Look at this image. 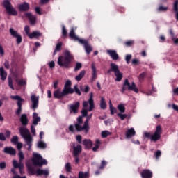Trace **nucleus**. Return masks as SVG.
<instances>
[{
    "label": "nucleus",
    "instance_id": "nucleus-1",
    "mask_svg": "<svg viewBox=\"0 0 178 178\" xmlns=\"http://www.w3.org/2000/svg\"><path fill=\"white\" fill-rule=\"evenodd\" d=\"M73 60V55L69 50H65L63 53V56H60L58 58V65L61 67L65 69H69L70 67V64Z\"/></svg>",
    "mask_w": 178,
    "mask_h": 178
},
{
    "label": "nucleus",
    "instance_id": "nucleus-2",
    "mask_svg": "<svg viewBox=\"0 0 178 178\" xmlns=\"http://www.w3.org/2000/svg\"><path fill=\"white\" fill-rule=\"evenodd\" d=\"M77 28H72L70 32V37L74 41H79L80 44H82L83 45L85 51L88 55H90L91 52H92V46L88 43V40H86L84 39H80L77 35H76V33H74V30H76Z\"/></svg>",
    "mask_w": 178,
    "mask_h": 178
},
{
    "label": "nucleus",
    "instance_id": "nucleus-3",
    "mask_svg": "<svg viewBox=\"0 0 178 178\" xmlns=\"http://www.w3.org/2000/svg\"><path fill=\"white\" fill-rule=\"evenodd\" d=\"M20 136L25 140L26 144L29 146L28 151H31V147L33 145V138L30 134V131L26 127H21L19 128Z\"/></svg>",
    "mask_w": 178,
    "mask_h": 178
},
{
    "label": "nucleus",
    "instance_id": "nucleus-4",
    "mask_svg": "<svg viewBox=\"0 0 178 178\" xmlns=\"http://www.w3.org/2000/svg\"><path fill=\"white\" fill-rule=\"evenodd\" d=\"M143 136L146 138H150L151 141L156 143L158 140L161 139V136H162V127L161 125H158L156 127L154 134H153L152 135H151V134L149 132H144Z\"/></svg>",
    "mask_w": 178,
    "mask_h": 178
},
{
    "label": "nucleus",
    "instance_id": "nucleus-5",
    "mask_svg": "<svg viewBox=\"0 0 178 178\" xmlns=\"http://www.w3.org/2000/svg\"><path fill=\"white\" fill-rule=\"evenodd\" d=\"M111 69H109L107 73H112L113 72L116 79L115 81H122V79H123V73L120 72L119 70V66L118 65L112 63H111Z\"/></svg>",
    "mask_w": 178,
    "mask_h": 178
},
{
    "label": "nucleus",
    "instance_id": "nucleus-6",
    "mask_svg": "<svg viewBox=\"0 0 178 178\" xmlns=\"http://www.w3.org/2000/svg\"><path fill=\"white\" fill-rule=\"evenodd\" d=\"M32 162L35 166H42V165H47L48 162L47 160L42 159L41 154L38 153H33V158H32Z\"/></svg>",
    "mask_w": 178,
    "mask_h": 178
},
{
    "label": "nucleus",
    "instance_id": "nucleus-7",
    "mask_svg": "<svg viewBox=\"0 0 178 178\" xmlns=\"http://www.w3.org/2000/svg\"><path fill=\"white\" fill-rule=\"evenodd\" d=\"M127 90H129L130 91H134V92H138V89L136 88V83L132 82L131 84L129 83V79H125L123 86L122 87V92H125Z\"/></svg>",
    "mask_w": 178,
    "mask_h": 178
},
{
    "label": "nucleus",
    "instance_id": "nucleus-8",
    "mask_svg": "<svg viewBox=\"0 0 178 178\" xmlns=\"http://www.w3.org/2000/svg\"><path fill=\"white\" fill-rule=\"evenodd\" d=\"M3 5L8 15H11L13 16H16L17 15V11L12 6V4L9 1V0H5L3 3Z\"/></svg>",
    "mask_w": 178,
    "mask_h": 178
},
{
    "label": "nucleus",
    "instance_id": "nucleus-9",
    "mask_svg": "<svg viewBox=\"0 0 178 178\" xmlns=\"http://www.w3.org/2000/svg\"><path fill=\"white\" fill-rule=\"evenodd\" d=\"M10 98L12 99H14L15 101H17V104L18 108L16 111V113L17 115H20V113H22V102H23L24 99H22V97L19 95H15V96L11 95Z\"/></svg>",
    "mask_w": 178,
    "mask_h": 178
},
{
    "label": "nucleus",
    "instance_id": "nucleus-10",
    "mask_svg": "<svg viewBox=\"0 0 178 178\" xmlns=\"http://www.w3.org/2000/svg\"><path fill=\"white\" fill-rule=\"evenodd\" d=\"M63 92L65 95H67V94H73V92H74V90L72 88V81L70 80L66 81Z\"/></svg>",
    "mask_w": 178,
    "mask_h": 178
},
{
    "label": "nucleus",
    "instance_id": "nucleus-11",
    "mask_svg": "<svg viewBox=\"0 0 178 178\" xmlns=\"http://www.w3.org/2000/svg\"><path fill=\"white\" fill-rule=\"evenodd\" d=\"M10 33L12 37L17 39V45H20L22 44V41H23V38H22V35L19 34L17 31H16L13 28L10 29Z\"/></svg>",
    "mask_w": 178,
    "mask_h": 178
},
{
    "label": "nucleus",
    "instance_id": "nucleus-12",
    "mask_svg": "<svg viewBox=\"0 0 178 178\" xmlns=\"http://www.w3.org/2000/svg\"><path fill=\"white\" fill-rule=\"evenodd\" d=\"M31 101L32 102L31 108L33 109V111H35L38 108V102L40 101V96H35V95H32L31 96Z\"/></svg>",
    "mask_w": 178,
    "mask_h": 178
},
{
    "label": "nucleus",
    "instance_id": "nucleus-13",
    "mask_svg": "<svg viewBox=\"0 0 178 178\" xmlns=\"http://www.w3.org/2000/svg\"><path fill=\"white\" fill-rule=\"evenodd\" d=\"M82 124H75V129L76 131H85L86 133H88V130H90V126L87 125L86 126V122H84V124L83 127H81Z\"/></svg>",
    "mask_w": 178,
    "mask_h": 178
},
{
    "label": "nucleus",
    "instance_id": "nucleus-14",
    "mask_svg": "<svg viewBox=\"0 0 178 178\" xmlns=\"http://www.w3.org/2000/svg\"><path fill=\"white\" fill-rule=\"evenodd\" d=\"M26 17H27L32 26L35 24V22H37V17L35 15H33L31 13H25Z\"/></svg>",
    "mask_w": 178,
    "mask_h": 178
},
{
    "label": "nucleus",
    "instance_id": "nucleus-15",
    "mask_svg": "<svg viewBox=\"0 0 178 178\" xmlns=\"http://www.w3.org/2000/svg\"><path fill=\"white\" fill-rule=\"evenodd\" d=\"M106 52L108 54L113 60H118V59H119V54H118L116 50H107Z\"/></svg>",
    "mask_w": 178,
    "mask_h": 178
},
{
    "label": "nucleus",
    "instance_id": "nucleus-16",
    "mask_svg": "<svg viewBox=\"0 0 178 178\" xmlns=\"http://www.w3.org/2000/svg\"><path fill=\"white\" fill-rule=\"evenodd\" d=\"M80 106V102H76L70 106V110L73 113H77L79 108Z\"/></svg>",
    "mask_w": 178,
    "mask_h": 178
},
{
    "label": "nucleus",
    "instance_id": "nucleus-17",
    "mask_svg": "<svg viewBox=\"0 0 178 178\" xmlns=\"http://www.w3.org/2000/svg\"><path fill=\"white\" fill-rule=\"evenodd\" d=\"M92 69V81H95L97 79V67H95V63H92L91 64Z\"/></svg>",
    "mask_w": 178,
    "mask_h": 178
},
{
    "label": "nucleus",
    "instance_id": "nucleus-18",
    "mask_svg": "<svg viewBox=\"0 0 178 178\" xmlns=\"http://www.w3.org/2000/svg\"><path fill=\"white\" fill-rule=\"evenodd\" d=\"M81 145H76V146L73 147V155L74 156H79V154L81 152Z\"/></svg>",
    "mask_w": 178,
    "mask_h": 178
},
{
    "label": "nucleus",
    "instance_id": "nucleus-19",
    "mask_svg": "<svg viewBox=\"0 0 178 178\" xmlns=\"http://www.w3.org/2000/svg\"><path fill=\"white\" fill-rule=\"evenodd\" d=\"M141 176L142 178H152V172L149 170H143Z\"/></svg>",
    "mask_w": 178,
    "mask_h": 178
},
{
    "label": "nucleus",
    "instance_id": "nucleus-20",
    "mask_svg": "<svg viewBox=\"0 0 178 178\" xmlns=\"http://www.w3.org/2000/svg\"><path fill=\"white\" fill-rule=\"evenodd\" d=\"M39 122H41V118L38 116V114L37 113H33V124L34 126H37Z\"/></svg>",
    "mask_w": 178,
    "mask_h": 178
},
{
    "label": "nucleus",
    "instance_id": "nucleus-21",
    "mask_svg": "<svg viewBox=\"0 0 178 178\" xmlns=\"http://www.w3.org/2000/svg\"><path fill=\"white\" fill-rule=\"evenodd\" d=\"M37 176H48L49 175V170L48 169L42 170V169H38L35 172Z\"/></svg>",
    "mask_w": 178,
    "mask_h": 178
},
{
    "label": "nucleus",
    "instance_id": "nucleus-22",
    "mask_svg": "<svg viewBox=\"0 0 178 178\" xmlns=\"http://www.w3.org/2000/svg\"><path fill=\"white\" fill-rule=\"evenodd\" d=\"M134 136H136V130H134V128L127 129L126 132L127 138H131V137H134Z\"/></svg>",
    "mask_w": 178,
    "mask_h": 178
},
{
    "label": "nucleus",
    "instance_id": "nucleus-23",
    "mask_svg": "<svg viewBox=\"0 0 178 178\" xmlns=\"http://www.w3.org/2000/svg\"><path fill=\"white\" fill-rule=\"evenodd\" d=\"M93 97H94V94L92 92L90 93V98H89V105H90V107H89V109L88 110V112H91V111H92V109H94V99H93Z\"/></svg>",
    "mask_w": 178,
    "mask_h": 178
},
{
    "label": "nucleus",
    "instance_id": "nucleus-24",
    "mask_svg": "<svg viewBox=\"0 0 178 178\" xmlns=\"http://www.w3.org/2000/svg\"><path fill=\"white\" fill-rule=\"evenodd\" d=\"M13 165L15 168V169L18 168L19 169L20 175H23V168H24V164H22V166L20 167V164H18L17 161L16 160H13Z\"/></svg>",
    "mask_w": 178,
    "mask_h": 178
},
{
    "label": "nucleus",
    "instance_id": "nucleus-25",
    "mask_svg": "<svg viewBox=\"0 0 178 178\" xmlns=\"http://www.w3.org/2000/svg\"><path fill=\"white\" fill-rule=\"evenodd\" d=\"M19 9L21 12H25V10H29L30 9V6L29 3L24 2L19 5Z\"/></svg>",
    "mask_w": 178,
    "mask_h": 178
},
{
    "label": "nucleus",
    "instance_id": "nucleus-26",
    "mask_svg": "<svg viewBox=\"0 0 178 178\" xmlns=\"http://www.w3.org/2000/svg\"><path fill=\"white\" fill-rule=\"evenodd\" d=\"M0 76L3 81L6 80V77H8V73L5 71L3 67H0Z\"/></svg>",
    "mask_w": 178,
    "mask_h": 178
},
{
    "label": "nucleus",
    "instance_id": "nucleus-27",
    "mask_svg": "<svg viewBox=\"0 0 178 178\" xmlns=\"http://www.w3.org/2000/svg\"><path fill=\"white\" fill-rule=\"evenodd\" d=\"M18 156H19V163L18 165H19L20 168H22L23 165V162L24 161V153H23L22 151H19L18 153Z\"/></svg>",
    "mask_w": 178,
    "mask_h": 178
},
{
    "label": "nucleus",
    "instance_id": "nucleus-28",
    "mask_svg": "<svg viewBox=\"0 0 178 178\" xmlns=\"http://www.w3.org/2000/svg\"><path fill=\"white\" fill-rule=\"evenodd\" d=\"M4 152L10 155H16V150L13 147H5Z\"/></svg>",
    "mask_w": 178,
    "mask_h": 178
},
{
    "label": "nucleus",
    "instance_id": "nucleus-29",
    "mask_svg": "<svg viewBox=\"0 0 178 178\" xmlns=\"http://www.w3.org/2000/svg\"><path fill=\"white\" fill-rule=\"evenodd\" d=\"M65 93H63V91L60 92L58 90H55L54 92V98L60 99V98H63V97H65Z\"/></svg>",
    "mask_w": 178,
    "mask_h": 178
},
{
    "label": "nucleus",
    "instance_id": "nucleus-30",
    "mask_svg": "<svg viewBox=\"0 0 178 178\" xmlns=\"http://www.w3.org/2000/svg\"><path fill=\"white\" fill-rule=\"evenodd\" d=\"M83 144L87 149L91 148L92 147V141H91L90 139L83 140Z\"/></svg>",
    "mask_w": 178,
    "mask_h": 178
},
{
    "label": "nucleus",
    "instance_id": "nucleus-31",
    "mask_svg": "<svg viewBox=\"0 0 178 178\" xmlns=\"http://www.w3.org/2000/svg\"><path fill=\"white\" fill-rule=\"evenodd\" d=\"M20 120L23 126H26V124L29 123V120H27V115L26 114L22 115Z\"/></svg>",
    "mask_w": 178,
    "mask_h": 178
},
{
    "label": "nucleus",
    "instance_id": "nucleus-32",
    "mask_svg": "<svg viewBox=\"0 0 178 178\" xmlns=\"http://www.w3.org/2000/svg\"><path fill=\"white\" fill-rule=\"evenodd\" d=\"M37 147L40 149H45V148H47V143L44 141L40 140L37 143Z\"/></svg>",
    "mask_w": 178,
    "mask_h": 178
},
{
    "label": "nucleus",
    "instance_id": "nucleus-33",
    "mask_svg": "<svg viewBox=\"0 0 178 178\" xmlns=\"http://www.w3.org/2000/svg\"><path fill=\"white\" fill-rule=\"evenodd\" d=\"M42 34L40 31H34L29 35V38L32 40V38H38V37H41Z\"/></svg>",
    "mask_w": 178,
    "mask_h": 178
},
{
    "label": "nucleus",
    "instance_id": "nucleus-34",
    "mask_svg": "<svg viewBox=\"0 0 178 178\" xmlns=\"http://www.w3.org/2000/svg\"><path fill=\"white\" fill-rule=\"evenodd\" d=\"M84 76H86V70H82L79 74H78L76 77H75V80H76V81H80L81 80V79H83V77H84Z\"/></svg>",
    "mask_w": 178,
    "mask_h": 178
},
{
    "label": "nucleus",
    "instance_id": "nucleus-35",
    "mask_svg": "<svg viewBox=\"0 0 178 178\" xmlns=\"http://www.w3.org/2000/svg\"><path fill=\"white\" fill-rule=\"evenodd\" d=\"M117 108L120 111V113H124V112H126V107L124 104H118Z\"/></svg>",
    "mask_w": 178,
    "mask_h": 178
},
{
    "label": "nucleus",
    "instance_id": "nucleus-36",
    "mask_svg": "<svg viewBox=\"0 0 178 178\" xmlns=\"http://www.w3.org/2000/svg\"><path fill=\"white\" fill-rule=\"evenodd\" d=\"M100 144H101V140H99V139H97L95 143V146L92 147V151L94 152H97V151H98Z\"/></svg>",
    "mask_w": 178,
    "mask_h": 178
},
{
    "label": "nucleus",
    "instance_id": "nucleus-37",
    "mask_svg": "<svg viewBox=\"0 0 178 178\" xmlns=\"http://www.w3.org/2000/svg\"><path fill=\"white\" fill-rule=\"evenodd\" d=\"M61 49H62V42H58L56 46V49L53 53V55H56V52L60 51Z\"/></svg>",
    "mask_w": 178,
    "mask_h": 178
},
{
    "label": "nucleus",
    "instance_id": "nucleus-38",
    "mask_svg": "<svg viewBox=\"0 0 178 178\" xmlns=\"http://www.w3.org/2000/svg\"><path fill=\"white\" fill-rule=\"evenodd\" d=\"M170 34L171 35V39L173 40L174 44H178V38L175 37V33H173V30H170Z\"/></svg>",
    "mask_w": 178,
    "mask_h": 178
},
{
    "label": "nucleus",
    "instance_id": "nucleus-39",
    "mask_svg": "<svg viewBox=\"0 0 178 178\" xmlns=\"http://www.w3.org/2000/svg\"><path fill=\"white\" fill-rule=\"evenodd\" d=\"M88 176H90V174L88 172H83L82 171H80L79 172V178H88Z\"/></svg>",
    "mask_w": 178,
    "mask_h": 178
},
{
    "label": "nucleus",
    "instance_id": "nucleus-40",
    "mask_svg": "<svg viewBox=\"0 0 178 178\" xmlns=\"http://www.w3.org/2000/svg\"><path fill=\"white\" fill-rule=\"evenodd\" d=\"M100 107L102 109H106V102H105V98L104 97L101 98Z\"/></svg>",
    "mask_w": 178,
    "mask_h": 178
},
{
    "label": "nucleus",
    "instance_id": "nucleus-41",
    "mask_svg": "<svg viewBox=\"0 0 178 178\" xmlns=\"http://www.w3.org/2000/svg\"><path fill=\"white\" fill-rule=\"evenodd\" d=\"M8 86L12 90H15V88L13 87V81L12 80V78L10 76H8Z\"/></svg>",
    "mask_w": 178,
    "mask_h": 178
},
{
    "label": "nucleus",
    "instance_id": "nucleus-42",
    "mask_svg": "<svg viewBox=\"0 0 178 178\" xmlns=\"http://www.w3.org/2000/svg\"><path fill=\"white\" fill-rule=\"evenodd\" d=\"M11 143L15 145L17 144V143H19V137H17V136H13L11 139Z\"/></svg>",
    "mask_w": 178,
    "mask_h": 178
},
{
    "label": "nucleus",
    "instance_id": "nucleus-43",
    "mask_svg": "<svg viewBox=\"0 0 178 178\" xmlns=\"http://www.w3.org/2000/svg\"><path fill=\"white\" fill-rule=\"evenodd\" d=\"M83 67V65H81V63H76V65L74 67V72H78V70H80Z\"/></svg>",
    "mask_w": 178,
    "mask_h": 178
},
{
    "label": "nucleus",
    "instance_id": "nucleus-44",
    "mask_svg": "<svg viewBox=\"0 0 178 178\" xmlns=\"http://www.w3.org/2000/svg\"><path fill=\"white\" fill-rule=\"evenodd\" d=\"M111 133L109 132V131H104L102 132V137H103V138H106V137L107 136H111Z\"/></svg>",
    "mask_w": 178,
    "mask_h": 178
},
{
    "label": "nucleus",
    "instance_id": "nucleus-45",
    "mask_svg": "<svg viewBox=\"0 0 178 178\" xmlns=\"http://www.w3.org/2000/svg\"><path fill=\"white\" fill-rule=\"evenodd\" d=\"M65 170L66 172H72V165H70V163L65 164Z\"/></svg>",
    "mask_w": 178,
    "mask_h": 178
},
{
    "label": "nucleus",
    "instance_id": "nucleus-46",
    "mask_svg": "<svg viewBox=\"0 0 178 178\" xmlns=\"http://www.w3.org/2000/svg\"><path fill=\"white\" fill-rule=\"evenodd\" d=\"M24 31L28 37H29L30 35L31 34V33H30V26H25Z\"/></svg>",
    "mask_w": 178,
    "mask_h": 178
},
{
    "label": "nucleus",
    "instance_id": "nucleus-47",
    "mask_svg": "<svg viewBox=\"0 0 178 178\" xmlns=\"http://www.w3.org/2000/svg\"><path fill=\"white\" fill-rule=\"evenodd\" d=\"M118 116L121 119V120H124V118L127 117V115L123 114V113H119Z\"/></svg>",
    "mask_w": 178,
    "mask_h": 178
},
{
    "label": "nucleus",
    "instance_id": "nucleus-48",
    "mask_svg": "<svg viewBox=\"0 0 178 178\" xmlns=\"http://www.w3.org/2000/svg\"><path fill=\"white\" fill-rule=\"evenodd\" d=\"M6 169V163L5 161L0 163V170Z\"/></svg>",
    "mask_w": 178,
    "mask_h": 178
},
{
    "label": "nucleus",
    "instance_id": "nucleus-49",
    "mask_svg": "<svg viewBox=\"0 0 178 178\" xmlns=\"http://www.w3.org/2000/svg\"><path fill=\"white\" fill-rule=\"evenodd\" d=\"M125 60L127 65H129V63H130V60H131V54H127L125 57Z\"/></svg>",
    "mask_w": 178,
    "mask_h": 178
},
{
    "label": "nucleus",
    "instance_id": "nucleus-50",
    "mask_svg": "<svg viewBox=\"0 0 178 178\" xmlns=\"http://www.w3.org/2000/svg\"><path fill=\"white\" fill-rule=\"evenodd\" d=\"M91 118H92V114H90L87 117L85 121V127L88 126V122H90V119H91Z\"/></svg>",
    "mask_w": 178,
    "mask_h": 178
},
{
    "label": "nucleus",
    "instance_id": "nucleus-51",
    "mask_svg": "<svg viewBox=\"0 0 178 178\" xmlns=\"http://www.w3.org/2000/svg\"><path fill=\"white\" fill-rule=\"evenodd\" d=\"M74 88L76 94H77L78 95H81V92H80V90H79L77 85H75Z\"/></svg>",
    "mask_w": 178,
    "mask_h": 178
},
{
    "label": "nucleus",
    "instance_id": "nucleus-52",
    "mask_svg": "<svg viewBox=\"0 0 178 178\" xmlns=\"http://www.w3.org/2000/svg\"><path fill=\"white\" fill-rule=\"evenodd\" d=\"M174 10L175 12H178V1H175V3H174Z\"/></svg>",
    "mask_w": 178,
    "mask_h": 178
},
{
    "label": "nucleus",
    "instance_id": "nucleus-53",
    "mask_svg": "<svg viewBox=\"0 0 178 178\" xmlns=\"http://www.w3.org/2000/svg\"><path fill=\"white\" fill-rule=\"evenodd\" d=\"M159 12H166L168 7L160 6L158 9Z\"/></svg>",
    "mask_w": 178,
    "mask_h": 178
},
{
    "label": "nucleus",
    "instance_id": "nucleus-54",
    "mask_svg": "<svg viewBox=\"0 0 178 178\" xmlns=\"http://www.w3.org/2000/svg\"><path fill=\"white\" fill-rule=\"evenodd\" d=\"M15 145H17V149H19V151H22V148H23V144L22 143H17V144H15Z\"/></svg>",
    "mask_w": 178,
    "mask_h": 178
},
{
    "label": "nucleus",
    "instance_id": "nucleus-55",
    "mask_svg": "<svg viewBox=\"0 0 178 178\" xmlns=\"http://www.w3.org/2000/svg\"><path fill=\"white\" fill-rule=\"evenodd\" d=\"M105 166H106V162L105 161V160H103V161H102L99 169H104V168H105Z\"/></svg>",
    "mask_w": 178,
    "mask_h": 178
},
{
    "label": "nucleus",
    "instance_id": "nucleus-56",
    "mask_svg": "<svg viewBox=\"0 0 178 178\" xmlns=\"http://www.w3.org/2000/svg\"><path fill=\"white\" fill-rule=\"evenodd\" d=\"M62 33H63V35H65V36H66V35L67 34V31L66 30V27H65V26H63Z\"/></svg>",
    "mask_w": 178,
    "mask_h": 178
},
{
    "label": "nucleus",
    "instance_id": "nucleus-57",
    "mask_svg": "<svg viewBox=\"0 0 178 178\" xmlns=\"http://www.w3.org/2000/svg\"><path fill=\"white\" fill-rule=\"evenodd\" d=\"M133 44H134V42L133 40H129L125 42V45H127V47H131Z\"/></svg>",
    "mask_w": 178,
    "mask_h": 178
},
{
    "label": "nucleus",
    "instance_id": "nucleus-58",
    "mask_svg": "<svg viewBox=\"0 0 178 178\" xmlns=\"http://www.w3.org/2000/svg\"><path fill=\"white\" fill-rule=\"evenodd\" d=\"M110 112L111 115H115L116 113V108L115 107H110Z\"/></svg>",
    "mask_w": 178,
    "mask_h": 178
},
{
    "label": "nucleus",
    "instance_id": "nucleus-59",
    "mask_svg": "<svg viewBox=\"0 0 178 178\" xmlns=\"http://www.w3.org/2000/svg\"><path fill=\"white\" fill-rule=\"evenodd\" d=\"M76 124H83V117L80 116L77 118Z\"/></svg>",
    "mask_w": 178,
    "mask_h": 178
},
{
    "label": "nucleus",
    "instance_id": "nucleus-60",
    "mask_svg": "<svg viewBox=\"0 0 178 178\" xmlns=\"http://www.w3.org/2000/svg\"><path fill=\"white\" fill-rule=\"evenodd\" d=\"M31 131L32 134L35 136V127H34V125L31 126Z\"/></svg>",
    "mask_w": 178,
    "mask_h": 178
},
{
    "label": "nucleus",
    "instance_id": "nucleus-61",
    "mask_svg": "<svg viewBox=\"0 0 178 178\" xmlns=\"http://www.w3.org/2000/svg\"><path fill=\"white\" fill-rule=\"evenodd\" d=\"M18 86H24L26 85V81L22 79L17 82Z\"/></svg>",
    "mask_w": 178,
    "mask_h": 178
},
{
    "label": "nucleus",
    "instance_id": "nucleus-62",
    "mask_svg": "<svg viewBox=\"0 0 178 178\" xmlns=\"http://www.w3.org/2000/svg\"><path fill=\"white\" fill-rule=\"evenodd\" d=\"M81 113H82V115L83 116V117H86V116H87V115H88V111H87V110H86V109H82V111H81Z\"/></svg>",
    "mask_w": 178,
    "mask_h": 178
},
{
    "label": "nucleus",
    "instance_id": "nucleus-63",
    "mask_svg": "<svg viewBox=\"0 0 178 178\" xmlns=\"http://www.w3.org/2000/svg\"><path fill=\"white\" fill-rule=\"evenodd\" d=\"M82 137H81V135H78L77 136H76V141H78V143H79V144H81V140H82Z\"/></svg>",
    "mask_w": 178,
    "mask_h": 178
},
{
    "label": "nucleus",
    "instance_id": "nucleus-64",
    "mask_svg": "<svg viewBox=\"0 0 178 178\" xmlns=\"http://www.w3.org/2000/svg\"><path fill=\"white\" fill-rule=\"evenodd\" d=\"M161 155H162V152H161V150H158L157 152H156V158H159V156H161Z\"/></svg>",
    "mask_w": 178,
    "mask_h": 178
}]
</instances>
